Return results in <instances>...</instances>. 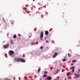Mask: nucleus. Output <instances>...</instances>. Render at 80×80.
Listing matches in <instances>:
<instances>
[{"mask_svg":"<svg viewBox=\"0 0 80 80\" xmlns=\"http://www.w3.org/2000/svg\"><path fill=\"white\" fill-rule=\"evenodd\" d=\"M10 42L11 44H13V42H12V40H11Z\"/></svg>","mask_w":80,"mask_h":80,"instance_id":"19","label":"nucleus"},{"mask_svg":"<svg viewBox=\"0 0 80 80\" xmlns=\"http://www.w3.org/2000/svg\"><path fill=\"white\" fill-rule=\"evenodd\" d=\"M24 9H25V10L26 12V13H30V11H28V10L26 8H24Z\"/></svg>","mask_w":80,"mask_h":80,"instance_id":"5","label":"nucleus"},{"mask_svg":"<svg viewBox=\"0 0 80 80\" xmlns=\"http://www.w3.org/2000/svg\"><path fill=\"white\" fill-rule=\"evenodd\" d=\"M5 80H10V79H9L7 78H6L5 79Z\"/></svg>","mask_w":80,"mask_h":80,"instance_id":"24","label":"nucleus"},{"mask_svg":"<svg viewBox=\"0 0 80 80\" xmlns=\"http://www.w3.org/2000/svg\"><path fill=\"white\" fill-rule=\"evenodd\" d=\"M19 62H25V60L23 59L20 58Z\"/></svg>","mask_w":80,"mask_h":80,"instance_id":"4","label":"nucleus"},{"mask_svg":"<svg viewBox=\"0 0 80 80\" xmlns=\"http://www.w3.org/2000/svg\"><path fill=\"white\" fill-rule=\"evenodd\" d=\"M3 20L4 22H5V20H4V19H3Z\"/></svg>","mask_w":80,"mask_h":80,"instance_id":"27","label":"nucleus"},{"mask_svg":"<svg viewBox=\"0 0 80 80\" xmlns=\"http://www.w3.org/2000/svg\"><path fill=\"white\" fill-rule=\"evenodd\" d=\"M68 55L69 57H71V55H70L69 53L68 54Z\"/></svg>","mask_w":80,"mask_h":80,"instance_id":"13","label":"nucleus"},{"mask_svg":"<svg viewBox=\"0 0 80 80\" xmlns=\"http://www.w3.org/2000/svg\"><path fill=\"white\" fill-rule=\"evenodd\" d=\"M35 0H33V1H34Z\"/></svg>","mask_w":80,"mask_h":80,"instance_id":"31","label":"nucleus"},{"mask_svg":"<svg viewBox=\"0 0 80 80\" xmlns=\"http://www.w3.org/2000/svg\"><path fill=\"white\" fill-rule=\"evenodd\" d=\"M43 32H41V35L40 36V39L41 40H43Z\"/></svg>","mask_w":80,"mask_h":80,"instance_id":"1","label":"nucleus"},{"mask_svg":"<svg viewBox=\"0 0 80 80\" xmlns=\"http://www.w3.org/2000/svg\"><path fill=\"white\" fill-rule=\"evenodd\" d=\"M4 48H7V45H5L4 47Z\"/></svg>","mask_w":80,"mask_h":80,"instance_id":"20","label":"nucleus"},{"mask_svg":"<svg viewBox=\"0 0 80 80\" xmlns=\"http://www.w3.org/2000/svg\"><path fill=\"white\" fill-rule=\"evenodd\" d=\"M45 34L46 35H48V32L47 31H45Z\"/></svg>","mask_w":80,"mask_h":80,"instance_id":"8","label":"nucleus"},{"mask_svg":"<svg viewBox=\"0 0 80 80\" xmlns=\"http://www.w3.org/2000/svg\"><path fill=\"white\" fill-rule=\"evenodd\" d=\"M29 15H30V16L31 15V14H29Z\"/></svg>","mask_w":80,"mask_h":80,"instance_id":"26","label":"nucleus"},{"mask_svg":"<svg viewBox=\"0 0 80 80\" xmlns=\"http://www.w3.org/2000/svg\"><path fill=\"white\" fill-rule=\"evenodd\" d=\"M71 74V72H68L67 73L66 75L67 76H69V75H70Z\"/></svg>","mask_w":80,"mask_h":80,"instance_id":"9","label":"nucleus"},{"mask_svg":"<svg viewBox=\"0 0 80 80\" xmlns=\"http://www.w3.org/2000/svg\"><path fill=\"white\" fill-rule=\"evenodd\" d=\"M25 80H27V79H25Z\"/></svg>","mask_w":80,"mask_h":80,"instance_id":"32","label":"nucleus"},{"mask_svg":"<svg viewBox=\"0 0 80 80\" xmlns=\"http://www.w3.org/2000/svg\"><path fill=\"white\" fill-rule=\"evenodd\" d=\"M31 44H32V45H33V43H31Z\"/></svg>","mask_w":80,"mask_h":80,"instance_id":"29","label":"nucleus"},{"mask_svg":"<svg viewBox=\"0 0 80 80\" xmlns=\"http://www.w3.org/2000/svg\"><path fill=\"white\" fill-rule=\"evenodd\" d=\"M40 70H41V69L40 68H39L38 69V71L39 72L40 71Z\"/></svg>","mask_w":80,"mask_h":80,"instance_id":"21","label":"nucleus"},{"mask_svg":"<svg viewBox=\"0 0 80 80\" xmlns=\"http://www.w3.org/2000/svg\"><path fill=\"white\" fill-rule=\"evenodd\" d=\"M48 73V72H47V71L44 72V74H47Z\"/></svg>","mask_w":80,"mask_h":80,"instance_id":"12","label":"nucleus"},{"mask_svg":"<svg viewBox=\"0 0 80 80\" xmlns=\"http://www.w3.org/2000/svg\"><path fill=\"white\" fill-rule=\"evenodd\" d=\"M43 46H41L40 47V49H43Z\"/></svg>","mask_w":80,"mask_h":80,"instance_id":"22","label":"nucleus"},{"mask_svg":"<svg viewBox=\"0 0 80 80\" xmlns=\"http://www.w3.org/2000/svg\"><path fill=\"white\" fill-rule=\"evenodd\" d=\"M26 7H28V5H26Z\"/></svg>","mask_w":80,"mask_h":80,"instance_id":"25","label":"nucleus"},{"mask_svg":"<svg viewBox=\"0 0 80 80\" xmlns=\"http://www.w3.org/2000/svg\"><path fill=\"white\" fill-rule=\"evenodd\" d=\"M47 79L48 80H51L52 79V78L50 76H48L47 77Z\"/></svg>","mask_w":80,"mask_h":80,"instance_id":"7","label":"nucleus"},{"mask_svg":"<svg viewBox=\"0 0 80 80\" xmlns=\"http://www.w3.org/2000/svg\"><path fill=\"white\" fill-rule=\"evenodd\" d=\"M67 60V59H64L62 60L63 62H65Z\"/></svg>","mask_w":80,"mask_h":80,"instance_id":"15","label":"nucleus"},{"mask_svg":"<svg viewBox=\"0 0 80 80\" xmlns=\"http://www.w3.org/2000/svg\"><path fill=\"white\" fill-rule=\"evenodd\" d=\"M13 37L14 38H17V35H14Z\"/></svg>","mask_w":80,"mask_h":80,"instance_id":"11","label":"nucleus"},{"mask_svg":"<svg viewBox=\"0 0 80 80\" xmlns=\"http://www.w3.org/2000/svg\"><path fill=\"white\" fill-rule=\"evenodd\" d=\"M71 69L72 70H74L75 69V67L74 66H73V67H72L71 68Z\"/></svg>","mask_w":80,"mask_h":80,"instance_id":"10","label":"nucleus"},{"mask_svg":"<svg viewBox=\"0 0 80 80\" xmlns=\"http://www.w3.org/2000/svg\"><path fill=\"white\" fill-rule=\"evenodd\" d=\"M58 69L57 70V72H56V73L54 74V75H56V74H57V73H58Z\"/></svg>","mask_w":80,"mask_h":80,"instance_id":"14","label":"nucleus"},{"mask_svg":"<svg viewBox=\"0 0 80 80\" xmlns=\"http://www.w3.org/2000/svg\"><path fill=\"white\" fill-rule=\"evenodd\" d=\"M80 77V75L79 74H78V75L77 77H75V78H78V77Z\"/></svg>","mask_w":80,"mask_h":80,"instance_id":"18","label":"nucleus"},{"mask_svg":"<svg viewBox=\"0 0 80 80\" xmlns=\"http://www.w3.org/2000/svg\"><path fill=\"white\" fill-rule=\"evenodd\" d=\"M45 77H47V75L46 74H45L43 76V78H45Z\"/></svg>","mask_w":80,"mask_h":80,"instance_id":"16","label":"nucleus"},{"mask_svg":"<svg viewBox=\"0 0 80 80\" xmlns=\"http://www.w3.org/2000/svg\"><path fill=\"white\" fill-rule=\"evenodd\" d=\"M65 58H67L66 57H65Z\"/></svg>","mask_w":80,"mask_h":80,"instance_id":"30","label":"nucleus"},{"mask_svg":"<svg viewBox=\"0 0 80 80\" xmlns=\"http://www.w3.org/2000/svg\"><path fill=\"white\" fill-rule=\"evenodd\" d=\"M20 58H14V60L16 62H20Z\"/></svg>","mask_w":80,"mask_h":80,"instance_id":"2","label":"nucleus"},{"mask_svg":"<svg viewBox=\"0 0 80 80\" xmlns=\"http://www.w3.org/2000/svg\"><path fill=\"white\" fill-rule=\"evenodd\" d=\"M74 69H72V73H73V72H74Z\"/></svg>","mask_w":80,"mask_h":80,"instance_id":"23","label":"nucleus"},{"mask_svg":"<svg viewBox=\"0 0 80 80\" xmlns=\"http://www.w3.org/2000/svg\"><path fill=\"white\" fill-rule=\"evenodd\" d=\"M29 38H30L31 37V36H29Z\"/></svg>","mask_w":80,"mask_h":80,"instance_id":"28","label":"nucleus"},{"mask_svg":"<svg viewBox=\"0 0 80 80\" xmlns=\"http://www.w3.org/2000/svg\"><path fill=\"white\" fill-rule=\"evenodd\" d=\"M56 56H57V53L55 52L53 56V58H55Z\"/></svg>","mask_w":80,"mask_h":80,"instance_id":"6","label":"nucleus"},{"mask_svg":"<svg viewBox=\"0 0 80 80\" xmlns=\"http://www.w3.org/2000/svg\"><path fill=\"white\" fill-rule=\"evenodd\" d=\"M72 63H74V62H76V60H73L72 61Z\"/></svg>","mask_w":80,"mask_h":80,"instance_id":"17","label":"nucleus"},{"mask_svg":"<svg viewBox=\"0 0 80 80\" xmlns=\"http://www.w3.org/2000/svg\"><path fill=\"white\" fill-rule=\"evenodd\" d=\"M14 53V52L12 50H10L9 51V55H13Z\"/></svg>","mask_w":80,"mask_h":80,"instance_id":"3","label":"nucleus"}]
</instances>
